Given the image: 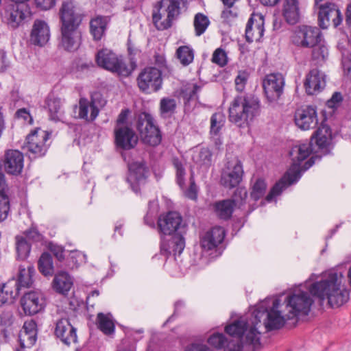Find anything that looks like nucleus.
I'll list each match as a JSON object with an SVG mask.
<instances>
[{
  "label": "nucleus",
  "instance_id": "nucleus-1",
  "mask_svg": "<svg viewBox=\"0 0 351 351\" xmlns=\"http://www.w3.org/2000/svg\"><path fill=\"white\" fill-rule=\"evenodd\" d=\"M314 276L312 274L304 285L292 288L285 297L282 304L293 319L308 315L314 303L311 295L321 301L326 300L332 308L339 307L349 300L350 293L343 284L344 276L341 272L325 273L319 280L311 283Z\"/></svg>",
  "mask_w": 351,
  "mask_h": 351
},
{
  "label": "nucleus",
  "instance_id": "nucleus-2",
  "mask_svg": "<svg viewBox=\"0 0 351 351\" xmlns=\"http://www.w3.org/2000/svg\"><path fill=\"white\" fill-rule=\"evenodd\" d=\"M311 143H301L294 145L290 152L292 164L283 177L271 189L269 194L265 197L267 202H276L277 197L291 184L296 182L302 176V173L308 169L315 162L314 157H311L304 164L312 153Z\"/></svg>",
  "mask_w": 351,
  "mask_h": 351
},
{
  "label": "nucleus",
  "instance_id": "nucleus-3",
  "mask_svg": "<svg viewBox=\"0 0 351 351\" xmlns=\"http://www.w3.org/2000/svg\"><path fill=\"white\" fill-rule=\"evenodd\" d=\"M263 309L261 305L255 306L249 315L240 317L225 327V332L232 337L241 339L245 343L251 345L254 349L260 347L261 319Z\"/></svg>",
  "mask_w": 351,
  "mask_h": 351
},
{
  "label": "nucleus",
  "instance_id": "nucleus-4",
  "mask_svg": "<svg viewBox=\"0 0 351 351\" xmlns=\"http://www.w3.org/2000/svg\"><path fill=\"white\" fill-rule=\"evenodd\" d=\"M260 102L254 95L236 97L229 107V120L240 128L248 125L250 121L259 113Z\"/></svg>",
  "mask_w": 351,
  "mask_h": 351
},
{
  "label": "nucleus",
  "instance_id": "nucleus-5",
  "mask_svg": "<svg viewBox=\"0 0 351 351\" xmlns=\"http://www.w3.org/2000/svg\"><path fill=\"white\" fill-rule=\"evenodd\" d=\"M95 59L99 66L121 77L130 76L136 67V62L132 58L131 63L128 64L123 56L108 49L99 50Z\"/></svg>",
  "mask_w": 351,
  "mask_h": 351
},
{
  "label": "nucleus",
  "instance_id": "nucleus-6",
  "mask_svg": "<svg viewBox=\"0 0 351 351\" xmlns=\"http://www.w3.org/2000/svg\"><path fill=\"white\" fill-rule=\"evenodd\" d=\"M32 14L29 4L12 1L3 6L1 17L9 28L15 29L29 22L32 19Z\"/></svg>",
  "mask_w": 351,
  "mask_h": 351
},
{
  "label": "nucleus",
  "instance_id": "nucleus-7",
  "mask_svg": "<svg viewBox=\"0 0 351 351\" xmlns=\"http://www.w3.org/2000/svg\"><path fill=\"white\" fill-rule=\"evenodd\" d=\"M180 14V0H162L152 14L153 23L158 30L167 29Z\"/></svg>",
  "mask_w": 351,
  "mask_h": 351
},
{
  "label": "nucleus",
  "instance_id": "nucleus-8",
  "mask_svg": "<svg viewBox=\"0 0 351 351\" xmlns=\"http://www.w3.org/2000/svg\"><path fill=\"white\" fill-rule=\"evenodd\" d=\"M136 127L142 141L150 146L159 145L162 136L158 128L154 123L152 116L147 112H141L136 117Z\"/></svg>",
  "mask_w": 351,
  "mask_h": 351
},
{
  "label": "nucleus",
  "instance_id": "nucleus-9",
  "mask_svg": "<svg viewBox=\"0 0 351 351\" xmlns=\"http://www.w3.org/2000/svg\"><path fill=\"white\" fill-rule=\"evenodd\" d=\"M49 135L50 134L47 131L36 128L27 136L22 149L29 158H36L43 156L48 148L46 142L48 141Z\"/></svg>",
  "mask_w": 351,
  "mask_h": 351
},
{
  "label": "nucleus",
  "instance_id": "nucleus-10",
  "mask_svg": "<svg viewBox=\"0 0 351 351\" xmlns=\"http://www.w3.org/2000/svg\"><path fill=\"white\" fill-rule=\"evenodd\" d=\"M162 84V71L154 66L145 67L137 77V84L140 90L147 94L159 90Z\"/></svg>",
  "mask_w": 351,
  "mask_h": 351
},
{
  "label": "nucleus",
  "instance_id": "nucleus-11",
  "mask_svg": "<svg viewBox=\"0 0 351 351\" xmlns=\"http://www.w3.org/2000/svg\"><path fill=\"white\" fill-rule=\"evenodd\" d=\"M285 79L281 73H274L265 77V103L271 107L279 104L283 93Z\"/></svg>",
  "mask_w": 351,
  "mask_h": 351
},
{
  "label": "nucleus",
  "instance_id": "nucleus-12",
  "mask_svg": "<svg viewBox=\"0 0 351 351\" xmlns=\"http://www.w3.org/2000/svg\"><path fill=\"white\" fill-rule=\"evenodd\" d=\"M158 229L159 232L165 235H181L186 232V226L178 213L171 211L158 217Z\"/></svg>",
  "mask_w": 351,
  "mask_h": 351
},
{
  "label": "nucleus",
  "instance_id": "nucleus-13",
  "mask_svg": "<svg viewBox=\"0 0 351 351\" xmlns=\"http://www.w3.org/2000/svg\"><path fill=\"white\" fill-rule=\"evenodd\" d=\"M243 169L241 160L234 157L228 159L221 176V184L228 189L234 188L242 180Z\"/></svg>",
  "mask_w": 351,
  "mask_h": 351
},
{
  "label": "nucleus",
  "instance_id": "nucleus-14",
  "mask_svg": "<svg viewBox=\"0 0 351 351\" xmlns=\"http://www.w3.org/2000/svg\"><path fill=\"white\" fill-rule=\"evenodd\" d=\"M293 319L289 317V313L281 304L278 298L272 300V306L267 311V322L265 327L268 330H277L283 327L288 320Z\"/></svg>",
  "mask_w": 351,
  "mask_h": 351
},
{
  "label": "nucleus",
  "instance_id": "nucleus-15",
  "mask_svg": "<svg viewBox=\"0 0 351 351\" xmlns=\"http://www.w3.org/2000/svg\"><path fill=\"white\" fill-rule=\"evenodd\" d=\"M293 42L298 46L311 48L322 42V32L316 27L300 26L294 33Z\"/></svg>",
  "mask_w": 351,
  "mask_h": 351
},
{
  "label": "nucleus",
  "instance_id": "nucleus-16",
  "mask_svg": "<svg viewBox=\"0 0 351 351\" xmlns=\"http://www.w3.org/2000/svg\"><path fill=\"white\" fill-rule=\"evenodd\" d=\"M148 170L143 159L132 160L128 163L127 182L135 193L140 191L141 186L145 183Z\"/></svg>",
  "mask_w": 351,
  "mask_h": 351
},
{
  "label": "nucleus",
  "instance_id": "nucleus-17",
  "mask_svg": "<svg viewBox=\"0 0 351 351\" xmlns=\"http://www.w3.org/2000/svg\"><path fill=\"white\" fill-rule=\"evenodd\" d=\"M319 25L326 29L332 22L335 27L339 25L343 20L341 13L337 5L331 2H326L317 8Z\"/></svg>",
  "mask_w": 351,
  "mask_h": 351
},
{
  "label": "nucleus",
  "instance_id": "nucleus-18",
  "mask_svg": "<svg viewBox=\"0 0 351 351\" xmlns=\"http://www.w3.org/2000/svg\"><path fill=\"white\" fill-rule=\"evenodd\" d=\"M21 305L27 315H35L43 311L45 306V299L40 291L26 293L21 299Z\"/></svg>",
  "mask_w": 351,
  "mask_h": 351
},
{
  "label": "nucleus",
  "instance_id": "nucleus-19",
  "mask_svg": "<svg viewBox=\"0 0 351 351\" xmlns=\"http://www.w3.org/2000/svg\"><path fill=\"white\" fill-rule=\"evenodd\" d=\"M79 26L62 25L61 27V45L62 47L69 51H73L78 49L81 43V32Z\"/></svg>",
  "mask_w": 351,
  "mask_h": 351
},
{
  "label": "nucleus",
  "instance_id": "nucleus-20",
  "mask_svg": "<svg viewBox=\"0 0 351 351\" xmlns=\"http://www.w3.org/2000/svg\"><path fill=\"white\" fill-rule=\"evenodd\" d=\"M294 117L296 125L303 130L313 128L318 123L317 111L313 106H308L298 109Z\"/></svg>",
  "mask_w": 351,
  "mask_h": 351
},
{
  "label": "nucleus",
  "instance_id": "nucleus-21",
  "mask_svg": "<svg viewBox=\"0 0 351 351\" xmlns=\"http://www.w3.org/2000/svg\"><path fill=\"white\" fill-rule=\"evenodd\" d=\"M54 333L56 337L66 346L77 341L76 329L70 324L68 319L63 318L56 321Z\"/></svg>",
  "mask_w": 351,
  "mask_h": 351
},
{
  "label": "nucleus",
  "instance_id": "nucleus-22",
  "mask_svg": "<svg viewBox=\"0 0 351 351\" xmlns=\"http://www.w3.org/2000/svg\"><path fill=\"white\" fill-rule=\"evenodd\" d=\"M115 142L123 149L134 148L138 143V136L129 126L116 127L114 129Z\"/></svg>",
  "mask_w": 351,
  "mask_h": 351
},
{
  "label": "nucleus",
  "instance_id": "nucleus-23",
  "mask_svg": "<svg viewBox=\"0 0 351 351\" xmlns=\"http://www.w3.org/2000/svg\"><path fill=\"white\" fill-rule=\"evenodd\" d=\"M326 75L317 69H311L306 75L304 86L308 95L319 93L326 86Z\"/></svg>",
  "mask_w": 351,
  "mask_h": 351
},
{
  "label": "nucleus",
  "instance_id": "nucleus-24",
  "mask_svg": "<svg viewBox=\"0 0 351 351\" xmlns=\"http://www.w3.org/2000/svg\"><path fill=\"white\" fill-rule=\"evenodd\" d=\"M224 237L225 230L223 228L215 226L201 237L200 246L205 252L211 251L222 243Z\"/></svg>",
  "mask_w": 351,
  "mask_h": 351
},
{
  "label": "nucleus",
  "instance_id": "nucleus-25",
  "mask_svg": "<svg viewBox=\"0 0 351 351\" xmlns=\"http://www.w3.org/2000/svg\"><path fill=\"white\" fill-rule=\"evenodd\" d=\"M29 37L32 44L40 47L44 46L50 38V29L48 24L43 20H35Z\"/></svg>",
  "mask_w": 351,
  "mask_h": 351
},
{
  "label": "nucleus",
  "instance_id": "nucleus-26",
  "mask_svg": "<svg viewBox=\"0 0 351 351\" xmlns=\"http://www.w3.org/2000/svg\"><path fill=\"white\" fill-rule=\"evenodd\" d=\"M62 25H80L82 15L77 12L75 3L71 0L64 1L60 10Z\"/></svg>",
  "mask_w": 351,
  "mask_h": 351
},
{
  "label": "nucleus",
  "instance_id": "nucleus-27",
  "mask_svg": "<svg viewBox=\"0 0 351 351\" xmlns=\"http://www.w3.org/2000/svg\"><path fill=\"white\" fill-rule=\"evenodd\" d=\"M5 170L12 175L19 174L23 168V155L19 150L10 149L5 152Z\"/></svg>",
  "mask_w": 351,
  "mask_h": 351
},
{
  "label": "nucleus",
  "instance_id": "nucleus-28",
  "mask_svg": "<svg viewBox=\"0 0 351 351\" xmlns=\"http://www.w3.org/2000/svg\"><path fill=\"white\" fill-rule=\"evenodd\" d=\"M95 95L91 97V100L81 98L79 101L78 117L87 121H94L99 114V108L95 104Z\"/></svg>",
  "mask_w": 351,
  "mask_h": 351
},
{
  "label": "nucleus",
  "instance_id": "nucleus-29",
  "mask_svg": "<svg viewBox=\"0 0 351 351\" xmlns=\"http://www.w3.org/2000/svg\"><path fill=\"white\" fill-rule=\"evenodd\" d=\"M282 16L291 25L297 23L300 18V7L298 0H285L282 5Z\"/></svg>",
  "mask_w": 351,
  "mask_h": 351
},
{
  "label": "nucleus",
  "instance_id": "nucleus-30",
  "mask_svg": "<svg viewBox=\"0 0 351 351\" xmlns=\"http://www.w3.org/2000/svg\"><path fill=\"white\" fill-rule=\"evenodd\" d=\"M19 294V287L14 279L3 284L0 289V306L12 304Z\"/></svg>",
  "mask_w": 351,
  "mask_h": 351
},
{
  "label": "nucleus",
  "instance_id": "nucleus-31",
  "mask_svg": "<svg viewBox=\"0 0 351 351\" xmlns=\"http://www.w3.org/2000/svg\"><path fill=\"white\" fill-rule=\"evenodd\" d=\"M255 22V27L258 30V37L256 39L258 40L263 35V15L262 14H256L252 13L245 27V39L248 43H252L254 39L252 30Z\"/></svg>",
  "mask_w": 351,
  "mask_h": 351
},
{
  "label": "nucleus",
  "instance_id": "nucleus-32",
  "mask_svg": "<svg viewBox=\"0 0 351 351\" xmlns=\"http://www.w3.org/2000/svg\"><path fill=\"white\" fill-rule=\"evenodd\" d=\"M234 207V202L230 199L218 201L213 204L216 215L224 220L229 219L231 217Z\"/></svg>",
  "mask_w": 351,
  "mask_h": 351
},
{
  "label": "nucleus",
  "instance_id": "nucleus-33",
  "mask_svg": "<svg viewBox=\"0 0 351 351\" xmlns=\"http://www.w3.org/2000/svg\"><path fill=\"white\" fill-rule=\"evenodd\" d=\"M46 105L51 120L60 121L62 118L64 111L60 99L49 95L46 99Z\"/></svg>",
  "mask_w": 351,
  "mask_h": 351
},
{
  "label": "nucleus",
  "instance_id": "nucleus-34",
  "mask_svg": "<svg viewBox=\"0 0 351 351\" xmlns=\"http://www.w3.org/2000/svg\"><path fill=\"white\" fill-rule=\"evenodd\" d=\"M331 130L326 125H322L311 138L319 148L326 147L331 141Z\"/></svg>",
  "mask_w": 351,
  "mask_h": 351
},
{
  "label": "nucleus",
  "instance_id": "nucleus-35",
  "mask_svg": "<svg viewBox=\"0 0 351 351\" xmlns=\"http://www.w3.org/2000/svg\"><path fill=\"white\" fill-rule=\"evenodd\" d=\"M73 285L71 276L65 271L59 272L53 279L54 289L61 293H67Z\"/></svg>",
  "mask_w": 351,
  "mask_h": 351
},
{
  "label": "nucleus",
  "instance_id": "nucleus-36",
  "mask_svg": "<svg viewBox=\"0 0 351 351\" xmlns=\"http://www.w3.org/2000/svg\"><path fill=\"white\" fill-rule=\"evenodd\" d=\"M107 20L106 17L97 16L90 21V32L93 38L99 40L104 36L106 29Z\"/></svg>",
  "mask_w": 351,
  "mask_h": 351
},
{
  "label": "nucleus",
  "instance_id": "nucleus-37",
  "mask_svg": "<svg viewBox=\"0 0 351 351\" xmlns=\"http://www.w3.org/2000/svg\"><path fill=\"white\" fill-rule=\"evenodd\" d=\"M35 274V269L33 266L29 265L27 268L20 267L18 280L19 287H30L33 284V276Z\"/></svg>",
  "mask_w": 351,
  "mask_h": 351
},
{
  "label": "nucleus",
  "instance_id": "nucleus-38",
  "mask_svg": "<svg viewBox=\"0 0 351 351\" xmlns=\"http://www.w3.org/2000/svg\"><path fill=\"white\" fill-rule=\"evenodd\" d=\"M98 328L106 335L114 332V324L110 313L104 314L99 313L97 317Z\"/></svg>",
  "mask_w": 351,
  "mask_h": 351
},
{
  "label": "nucleus",
  "instance_id": "nucleus-39",
  "mask_svg": "<svg viewBox=\"0 0 351 351\" xmlns=\"http://www.w3.org/2000/svg\"><path fill=\"white\" fill-rule=\"evenodd\" d=\"M176 56L180 64L186 66L193 61L194 51L190 46H180L177 49Z\"/></svg>",
  "mask_w": 351,
  "mask_h": 351
},
{
  "label": "nucleus",
  "instance_id": "nucleus-40",
  "mask_svg": "<svg viewBox=\"0 0 351 351\" xmlns=\"http://www.w3.org/2000/svg\"><path fill=\"white\" fill-rule=\"evenodd\" d=\"M226 121L225 115L221 112L214 113L210 117V134L217 136L220 134Z\"/></svg>",
  "mask_w": 351,
  "mask_h": 351
},
{
  "label": "nucleus",
  "instance_id": "nucleus-41",
  "mask_svg": "<svg viewBox=\"0 0 351 351\" xmlns=\"http://www.w3.org/2000/svg\"><path fill=\"white\" fill-rule=\"evenodd\" d=\"M176 101L170 97H164L160 101V113L162 118H169L176 112Z\"/></svg>",
  "mask_w": 351,
  "mask_h": 351
},
{
  "label": "nucleus",
  "instance_id": "nucleus-42",
  "mask_svg": "<svg viewBox=\"0 0 351 351\" xmlns=\"http://www.w3.org/2000/svg\"><path fill=\"white\" fill-rule=\"evenodd\" d=\"M193 160L199 167L208 168L211 165L212 154L208 148H202L194 153Z\"/></svg>",
  "mask_w": 351,
  "mask_h": 351
},
{
  "label": "nucleus",
  "instance_id": "nucleus-43",
  "mask_svg": "<svg viewBox=\"0 0 351 351\" xmlns=\"http://www.w3.org/2000/svg\"><path fill=\"white\" fill-rule=\"evenodd\" d=\"M15 240L17 256L19 259L23 260L29 256L31 245L23 236H16Z\"/></svg>",
  "mask_w": 351,
  "mask_h": 351
},
{
  "label": "nucleus",
  "instance_id": "nucleus-44",
  "mask_svg": "<svg viewBox=\"0 0 351 351\" xmlns=\"http://www.w3.org/2000/svg\"><path fill=\"white\" fill-rule=\"evenodd\" d=\"M38 269L44 276H52L53 274V261L49 253H43L38 261Z\"/></svg>",
  "mask_w": 351,
  "mask_h": 351
},
{
  "label": "nucleus",
  "instance_id": "nucleus-45",
  "mask_svg": "<svg viewBox=\"0 0 351 351\" xmlns=\"http://www.w3.org/2000/svg\"><path fill=\"white\" fill-rule=\"evenodd\" d=\"M209 23L210 21L206 15L202 13L196 14L193 21L195 35L199 36L204 34Z\"/></svg>",
  "mask_w": 351,
  "mask_h": 351
},
{
  "label": "nucleus",
  "instance_id": "nucleus-46",
  "mask_svg": "<svg viewBox=\"0 0 351 351\" xmlns=\"http://www.w3.org/2000/svg\"><path fill=\"white\" fill-rule=\"evenodd\" d=\"M86 256L78 250H72L67 259L68 266L72 269L78 267L81 264L86 263Z\"/></svg>",
  "mask_w": 351,
  "mask_h": 351
},
{
  "label": "nucleus",
  "instance_id": "nucleus-47",
  "mask_svg": "<svg viewBox=\"0 0 351 351\" xmlns=\"http://www.w3.org/2000/svg\"><path fill=\"white\" fill-rule=\"evenodd\" d=\"M228 340L223 333L216 332L208 339V343L215 348L220 350L225 348Z\"/></svg>",
  "mask_w": 351,
  "mask_h": 351
},
{
  "label": "nucleus",
  "instance_id": "nucleus-48",
  "mask_svg": "<svg viewBox=\"0 0 351 351\" xmlns=\"http://www.w3.org/2000/svg\"><path fill=\"white\" fill-rule=\"evenodd\" d=\"M313 58L317 61H324L328 55L327 47L321 42L313 47Z\"/></svg>",
  "mask_w": 351,
  "mask_h": 351
},
{
  "label": "nucleus",
  "instance_id": "nucleus-49",
  "mask_svg": "<svg viewBox=\"0 0 351 351\" xmlns=\"http://www.w3.org/2000/svg\"><path fill=\"white\" fill-rule=\"evenodd\" d=\"M173 164L176 169V180L178 185L182 189L184 186L185 170L182 163L178 158H173Z\"/></svg>",
  "mask_w": 351,
  "mask_h": 351
},
{
  "label": "nucleus",
  "instance_id": "nucleus-50",
  "mask_svg": "<svg viewBox=\"0 0 351 351\" xmlns=\"http://www.w3.org/2000/svg\"><path fill=\"white\" fill-rule=\"evenodd\" d=\"M247 197V193L245 188H237L234 193L231 200L234 202L235 206L241 207L243 206Z\"/></svg>",
  "mask_w": 351,
  "mask_h": 351
},
{
  "label": "nucleus",
  "instance_id": "nucleus-51",
  "mask_svg": "<svg viewBox=\"0 0 351 351\" xmlns=\"http://www.w3.org/2000/svg\"><path fill=\"white\" fill-rule=\"evenodd\" d=\"M10 211V200L5 194L0 195V222L4 221Z\"/></svg>",
  "mask_w": 351,
  "mask_h": 351
},
{
  "label": "nucleus",
  "instance_id": "nucleus-52",
  "mask_svg": "<svg viewBox=\"0 0 351 351\" xmlns=\"http://www.w3.org/2000/svg\"><path fill=\"white\" fill-rule=\"evenodd\" d=\"M212 61L220 66H224L228 63L227 53L221 48H218L213 54Z\"/></svg>",
  "mask_w": 351,
  "mask_h": 351
},
{
  "label": "nucleus",
  "instance_id": "nucleus-53",
  "mask_svg": "<svg viewBox=\"0 0 351 351\" xmlns=\"http://www.w3.org/2000/svg\"><path fill=\"white\" fill-rule=\"evenodd\" d=\"M237 16L238 12L237 8L227 6V8L222 11L221 17L223 23L230 24L236 19Z\"/></svg>",
  "mask_w": 351,
  "mask_h": 351
},
{
  "label": "nucleus",
  "instance_id": "nucleus-54",
  "mask_svg": "<svg viewBox=\"0 0 351 351\" xmlns=\"http://www.w3.org/2000/svg\"><path fill=\"white\" fill-rule=\"evenodd\" d=\"M263 197V180L258 178L252 186L251 197L258 200Z\"/></svg>",
  "mask_w": 351,
  "mask_h": 351
},
{
  "label": "nucleus",
  "instance_id": "nucleus-55",
  "mask_svg": "<svg viewBox=\"0 0 351 351\" xmlns=\"http://www.w3.org/2000/svg\"><path fill=\"white\" fill-rule=\"evenodd\" d=\"M249 74L245 71H240L235 78V87L236 90L239 92H242L248 80Z\"/></svg>",
  "mask_w": 351,
  "mask_h": 351
},
{
  "label": "nucleus",
  "instance_id": "nucleus-56",
  "mask_svg": "<svg viewBox=\"0 0 351 351\" xmlns=\"http://www.w3.org/2000/svg\"><path fill=\"white\" fill-rule=\"evenodd\" d=\"M171 244L173 245L172 247L174 254L180 255L185 247L184 239L182 234L178 235V237L173 238V241H171Z\"/></svg>",
  "mask_w": 351,
  "mask_h": 351
},
{
  "label": "nucleus",
  "instance_id": "nucleus-57",
  "mask_svg": "<svg viewBox=\"0 0 351 351\" xmlns=\"http://www.w3.org/2000/svg\"><path fill=\"white\" fill-rule=\"evenodd\" d=\"M20 339L22 347L33 346L36 341V333H21Z\"/></svg>",
  "mask_w": 351,
  "mask_h": 351
},
{
  "label": "nucleus",
  "instance_id": "nucleus-58",
  "mask_svg": "<svg viewBox=\"0 0 351 351\" xmlns=\"http://www.w3.org/2000/svg\"><path fill=\"white\" fill-rule=\"evenodd\" d=\"M243 342L240 340H228L224 351H243Z\"/></svg>",
  "mask_w": 351,
  "mask_h": 351
},
{
  "label": "nucleus",
  "instance_id": "nucleus-59",
  "mask_svg": "<svg viewBox=\"0 0 351 351\" xmlns=\"http://www.w3.org/2000/svg\"><path fill=\"white\" fill-rule=\"evenodd\" d=\"M14 322V316L11 311H4L0 315V325L5 328L10 327Z\"/></svg>",
  "mask_w": 351,
  "mask_h": 351
},
{
  "label": "nucleus",
  "instance_id": "nucleus-60",
  "mask_svg": "<svg viewBox=\"0 0 351 351\" xmlns=\"http://www.w3.org/2000/svg\"><path fill=\"white\" fill-rule=\"evenodd\" d=\"M25 238L32 242H38L42 240V235L36 228H30L24 232Z\"/></svg>",
  "mask_w": 351,
  "mask_h": 351
},
{
  "label": "nucleus",
  "instance_id": "nucleus-61",
  "mask_svg": "<svg viewBox=\"0 0 351 351\" xmlns=\"http://www.w3.org/2000/svg\"><path fill=\"white\" fill-rule=\"evenodd\" d=\"M184 351H213L206 345L201 343H193L187 346Z\"/></svg>",
  "mask_w": 351,
  "mask_h": 351
},
{
  "label": "nucleus",
  "instance_id": "nucleus-62",
  "mask_svg": "<svg viewBox=\"0 0 351 351\" xmlns=\"http://www.w3.org/2000/svg\"><path fill=\"white\" fill-rule=\"evenodd\" d=\"M38 8L42 10H49L56 3V0H33Z\"/></svg>",
  "mask_w": 351,
  "mask_h": 351
},
{
  "label": "nucleus",
  "instance_id": "nucleus-63",
  "mask_svg": "<svg viewBox=\"0 0 351 351\" xmlns=\"http://www.w3.org/2000/svg\"><path fill=\"white\" fill-rule=\"evenodd\" d=\"M50 250L58 261H61L64 259V249L62 247L56 245H51Z\"/></svg>",
  "mask_w": 351,
  "mask_h": 351
},
{
  "label": "nucleus",
  "instance_id": "nucleus-64",
  "mask_svg": "<svg viewBox=\"0 0 351 351\" xmlns=\"http://www.w3.org/2000/svg\"><path fill=\"white\" fill-rule=\"evenodd\" d=\"M343 54V60L342 65L344 71L347 72V74L351 77V54L346 57L345 53L342 52Z\"/></svg>",
  "mask_w": 351,
  "mask_h": 351
}]
</instances>
